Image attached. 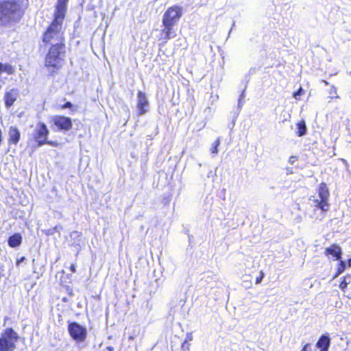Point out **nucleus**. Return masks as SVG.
<instances>
[{
  "label": "nucleus",
  "instance_id": "f257e3e1",
  "mask_svg": "<svg viewBox=\"0 0 351 351\" xmlns=\"http://www.w3.org/2000/svg\"><path fill=\"white\" fill-rule=\"evenodd\" d=\"M65 12L56 10L54 19L45 31L43 40V42L54 46L55 45H64V32L62 30V23L65 16Z\"/></svg>",
  "mask_w": 351,
  "mask_h": 351
},
{
  "label": "nucleus",
  "instance_id": "f03ea898",
  "mask_svg": "<svg viewBox=\"0 0 351 351\" xmlns=\"http://www.w3.org/2000/svg\"><path fill=\"white\" fill-rule=\"evenodd\" d=\"M23 15L20 5L14 0L3 1L0 5V21L6 25L19 21Z\"/></svg>",
  "mask_w": 351,
  "mask_h": 351
},
{
  "label": "nucleus",
  "instance_id": "7ed1b4c3",
  "mask_svg": "<svg viewBox=\"0 0 351 351\" xmlns=\"http://www.w3.org/2000/svg\"><path fill=\"white\" fill-rule=\"evenodd\" d=\"M64 58V45L51 46L45 58V66L50 72L54 73L62 66Z\"/></svg>",
  "mask_w": 351,
  "mask_h": 351
},
{
  "label": "nucleus",
  "instance_id": "20e7f679",
  "mask_svg": "<svg viewBox=\"0 0 351 351\" xmlns=\"http://www.w3.org/2000/svg\"><path fill=\"white\" fill-rule=\"evenodd\" d=\"M18 335L12 328H8L0 338V351H13Z\"/></svg>",
  "mask_w": 351,
  "mask_h": 351
},
{
  "label": "nucleus",
  "instance_id": "39448f33",
  "mask_svg": "<svg viewBox=\"0 0 351 351\" xmlns=\"http://www.w3.org/2000/svg\"><path fill=\"white\" fill-rule=\"evenodd\" d=\"M182 8L177 5L169 8L164 14L162 19L163 26H173L182 16Z\"/></svg>",
  "mask_w": 351,
  "mask_h": 351
},
{
  "label": "nucleus",
  "instance_id": "423d86ee",
  "mask_svg": "<svg viewBox=\"0 0 351 351\" xmlns=\"http://www.w3.org/2000/svg\"><path fill=\"white\" fill-rule=\"evenodd\" d=\"M49 133V130L44 123L40 122L36 125V129L33 133V137L38 143V147L46 143V140L47 139Z\"/></svg>",
  "mask_w": 351,
  "mask_h": 351
},
{
  "label": "nucleus",
  "instance_id": "0eeeda50",
  "mask_svg": "<svg viewBox=\"0 0 351 351\" xmlns=\"http://www.w3.org/2000/svg\"><path fill=\"white\" fill-rule=\"evenodd\" d=\"M68 330L70 335L75 341L82 342L86 336V330L77 323H71L69 325Z\"/></svg>",
  "mask_w": 351,
  "mask_h": 351
},
{
  "label": "nucleus",
  "instance_id": "6e6552de",
  "mask_svg": "<svg viewBox=\"0 0 351 351\" xmlns=\"http://www.w3.org/2000/svg\"><path fill=\"white\" fill-rule=\"evenodd\" d=\"M318 193L320 201L315 200V202L317 203L319 208H320L323 211H327L329 208V205L327 202L329 196V191L325 183L320 184L318 189Z\"/></svg>",
  "mask_w": 351,
  "mask_h": 351
},
{
  "label": "nucleus",
  "instance_id": "1a4fd4ad",
  "mask_svg": "<svg viewBox=\"0 0 351 351\" xmlns=\"http://www.w3.org/2000/svg\"><path fill=\"white\" fill-rule=\"evenodd\" d=\"M53 124L58 129L64 131H69L72 128L71 119L64 116H55L52 117Z\"/></svg>",
  "mask_w": 351,
  "mask_h": 351
},
{
  "label": "nucleus",
  "instance_id": "9d476101",
  "mask_svg": "<svg viewBox=\"0 0 351 351\" xmlns=\"http://www.w3.org/2000/svg\"><path fill=\"white\" fill-rule=\"evenodd\" d=\"M149 102L146 95L142 91L138 93L137 97V109L138 115H142L147 112Z\"/></svg>",
  "mask_w": 351,
  "mask_h": 351
},
{
  "label": "nucleus",
  "instance_id": "9b49d317",
  "mask_svg": "<svg viewBox=\"0 0 351 351\" xmlns=\"http://www.w3.org/2000/svg\"><path fill=\"white\" fill-rule=\"evenodd\" d=\"M19 96L18 91L14 89H12L7 92L5 95V103L7 108H10L13 105L14 101L16 100Z\"/></svg>",
  "mask_w": 351,
  "mask_h": 351
},
{
  "label": "nucleus",
  "instance_id": "f8f14e48",
  "mask_svg": "<svg viewBox=\"0 0 351 351\" xmlns=\"http://www.w3.org/2000/svg\"><path fill=\"white\" fill-rule=\"evenodd\" d=\"M9 139L10 143L17 144L20 140L21 134L16 127H10L8 132Z\"/></svg>",
  "mask_w": 351,
  "mask_h": 351
},
{
  "label": "nucleus",
  "instance_id": "ddd939ff",
  "mask_svg": "<svg viewBox=\"0 0 351 351\" xmlns=\"http://www.w3.org/2000/svg\"><path fill=\"white\" fill-rule=\"evenodd\" d=\"M330 346V338L328 336L322 335L316 343L320 351H328Z\"/></svg>",
  "mask_w": 351,
  "mask_h": 351
},
{
  "label": "nucleus",
  "instance_id": "4468645a",
  "mask_svg": "<svg viewBox=\"0 0 351 351\" xmlns=\"http://www.w3.org/2000/svg\"><path fill=\"white\" fill-rule=\"evenodd\" d=\"M326 254L327 255L330 254L338 260L341 258V249L337 245H332L331 247L326 249Z\"/></svg>",
  "mask_w": 351,
  "mask_h": 351
},
{
  "label": "nucleus",
  "instance_id": "2eb2a0df",
  "mask_svg": "<svg viewBox=\"0 0 351 351\" xmlns=\"http://www.w3.org/2000/svg\"><path fill=\"white\" fill-rule=\"evenodd\" d=\"M21 236L19 234H14L8 239V244L10 247H14L19 246L21 243Z\"/></svg>",
  "mask_w": 351,
  "mask_h": 351
},
{
  "label": "nucleus",
  "instance_id": "dca6fc26",
  "mask_svg": "<svg viewBox=\"0 0 351 351\" xmlns=\"http://www.w3.org/2000/svg\"><path fill=\"white\" fill-rule=\"evenodd\" d=\"M172 27L173 26L165 27L162 30L161 36L163 40H166L175 36L172 32Z\"/></svg>",
  "mask_w": 351,
  "mask_h": 351
},
{
  "label": "nucleus",
  "instance_id": "f3484780",
  "mask_svg": "<svg viewBox=\"0 0 351 351\" xmlns=\"http://www.w3.org/2000/svg\"><path fill=\"white\" fill-rule=\"evenodd\" d=\"M0 69H1V73L4 72L6 73L8 75H12L14 74L15 69L10 64H2L0 62Z\"/></svg>",
  "mask_w": 351,
  "mask_h": 351
},
{
  "label": "nucleus",
  "instance_id": "a211bd4d",
  "mask_svg": "<svg viewBox=\"0 0 351 351\" xmlns=\"http://www.w3.org/2000/svg\"><path fill=\"white\" fill-rule=\"evenodd\" d=\"M297 135L298 136H304L306 132V127L304 121H301L297 124Z\"/></svg>",
  "mask_w": 351,
  "mask_h": 351
},
{
  "label": "nucleus",
  "instance_id": "6ab92c4d",
  "mask_svg": "<svg viewBox=\"0 0 351 351\" xmlns=\"http://www.w3.org/2000/svg\"><path fill=\"white\" fill-rule=\"evenodd\" d=\"M68 1L69 0H58L56 10L66 12V3H67Z\"/></svg>",
  "mask_w": 351,
  "mask_h": 351
},
{
  "label": "nucleus",
  "instance_id": "aec40b11",
  "mask_svg": "<svg viewBox=\"0 0 351 351\" xmlns=\"http://www.w3.org/2000/svg\"><path fill=\"white\" fill-rule=\"evenodd\" d=\"M351 283V276H346L344 278L343 280L341 282L339 287L341 289L343 290L348 284Z\"/></svg>",
  "mask_w": 351,
  "mask_h": 351
},
{
  "label": "nucleus",
  "instance_id": "412c9836",
  "mask_svg": "<svg viewBox=\"0 0 351 351\" xmlns=\"http://www.w3.org/2000/svg\"><path fill=\"white\" fill-rule=\"evenodd\" d=\"M221 139L220 138H218L214 143L213 147L211 148V152L213 154H217L218 153V146L220 145Z\"/></svg>",
  "mask_w": 351,
  "mask_h": 351
},
{
  "label": "nucleus",
  "instance_id": "4be33fe9",
  "mask_svg": "<svg viewBox=\"0 0 351 351\" xmlns=\"http://www.w3.org/2000/svg\"><path fill=\"white\" fill-rule=\"evenodd\" d=\"M345 267H346V264L343 261H341L340 262V264L339 265V267H338V273H337V275L340 274L341 273H342L343 271V270L345 269Z\"/></svg>",
  "mask_w": 351,
  "mask_h": 351
},
{
  "label": "nucleus",
  "instance_id": "5701e85b",
  "mask_svg": "<svg viewBox=\"0 0 351 351\" xmlns=\"http://www.w3.org/2000/svg\"><path fill=\"white\" fill-rule=\"evenodd\" d=\"M189 344L187 343V342L186 341H184L182 343V349L183 351H190V348H189Z\"/></svg>",
  "mask_w": 351,
  "mask_h": 351
},
{
  "label": "nucleus",
  "instance_id": "b1692460",
  "mask_svg": "<svg viewBox=\"0 0 351 351\" xmlns=\"http://www.w3.org/2000/svg\"><path fill=\"white\" fill-rule=\"evenodd\" d=\"M302 92L303 89L300 87V89L293 94V97H295V99H299V96L302 95Z\"/></svg>",
  "mask_w": 351,
  "mask_h": 351
},
{
  "label": "nucleus",
  "instance_id": "393cba45",
  "mask_svg": "<svg viewBox=\"0 0 351 351\" xmlns=\"http://www.w3.org/2000/svg\"><path fill=\"white\" fill-rule=\"evenodd\" d=\"M192 340H193L192 333L191 332H188L186 334V339H185L184 341L187 342L189 341H192Z\"/></svg>",
  "mask_w": 351,
  "mask_h": 351
},
{
  "label": "nucleus",
  "instance_id": "a878e982",
  "mask_svg": "<svg viewBox=\"0 0 351 351\" xmlns=\"http://www.w3.org/2000/svg\"><path fill=\"white\" fill-rule=\"evenodd\" d=\"M73 106L72 104L69 101L66 102L64 105L62 106V108H70Z\"/></svg>",
  "mask_w": 351,
  "mask_h": 351
},
{
  "label": "nucleus",
  "instance_id": "bb28decb",
  "mask_svg": "<svg viewBox=\"0 0 351 351\" xmlns=\"http://www.w3.org/2000/svg\"><path fill=\"white\" fill-rule=\"evenodd\" d=\"M245 95H244V90L242 92L241 96H240V99L239 100V106H241L242 105L241 104V99L244 97Z\"/></svg>",
  "mask_w": 351,
  "mask_h": 351
},
{
  "label": "nucleus",
  "instance_id": "cd10ccee",
  "mask_svg": "<svg viewBox=\"0 0 351 351\" xmlns=\"http://www.w3.org/2000/svg\"><path fill=\"white\" fill-rule=\"evenodd\" d=\"M61 229H62V227L60 226H56L53 228V230L54 232H58Z\"/></svg>",
  "mask_w": 351,
  "mask_h": 351
},
{
  "label": "nucleus",
  "instance_id": "c85d7f7f",
  "mask_svg": "<svg viewBox=\"0 0 351 351\" xmlns=\"http://www.w3.org/2000/svg\"><path fill=\"white\" fill-rule=\"evenodd\" d=\"M45 144H48V145H52V146H56L58 145L57 143L52 142V141H47V140H46V143Z\"/></svg>",
  "mask_w": 351,
  "mask_h": 351
},
{
  "label": "nucleus",
  "instance_id": "c756f323",
  "mask_svg": "<svg viewBox=\"0 0 351 351\" xmlns=\"http://www.w3.org/2000/svg\"><path fill=\"white\" fill-rule=\"evenodd\" d=\"M70 269L72 272H75L76 271L75 265L74 264H72L70 267Z\"/></svg>",
  "mask_w": 351,
  "mask_h": 351
},
{
  "label": "nucleus",
  "instance_id": "7c9ffc66",
  "mask_svg": "<svg viewBox=\"0 0 351 351\" xmlns=\"http://www.w3.org/2000/svg\"><path fill=\"white\" fill-rule=\"evenodd\" d=\"M309 346H310V344H308H308H306V345L303 347V348H302V351H308V348L309 347Z\"/></svg>",
  "mask_w": 351,
  "mask_h": 351
},
{
  "label": "nucleus",
  "instance_id": "2f4dec72",
  "mask_svg": "<svg viewBox=\"0 0 351 351\" xmlns=\"http://www.w3.org/2000/svg\"><path fill=\"white\" fill-rule=\"evenodd\" d=\"M263 277V274L262 273V276L261 277L256 278V283H260L262 280Z\"/></svg>",
  "mask_w": 351,
  "mask_h": 351
},
{
  "label": "nucleus",
  "instance_id": "473e14b6",
  "mask_svg": "<svg viewBox=\"0 0 351 351\" xmlns=\"http://www.w3.org/2000/svg\"><path fill=\"white\" fill-rule=\"evenodd\" d=\"M296 159V157L295 156H291L290 158H289V162L293 164L294 162V160Z\"/></svg>",
  "mask_w": 351,
  "mask_h": 351
},
{
  "label": "nucleus",
  "instance_id": "72a5a7b5",
  "mask_svg": "<svg viewBox=\"0 0 351 351\" xmlns=\"http://www.w3.org/2000/svg\"><path fill=\"white\" fill-rule=\"evenodd\" d=\"M106 349L108 351H114V348L112 346H108Z\"/></svg>",
  "mask_w": 351,
  "mask_h": 351
},
{
  "label": "nucleus",
  "instance_id": "f704fd0d",
  "mask_svg": "<svg viewBox=\"0 0 351 351\" xmlns=\"http://www.w3.org/2000/svg\"><path fill=\"white\" fill-rule=\"evenodd\" d=\"M53 233H54V232H53V229H51V230H49L47 231V234L49 235V234H53Z\"/></svg>",
  "mask_w": 351,
  "mask_h": 351
},
{
  "label": "nucleus",
  "instance_id": "c9c22d12",
  "mask_svg": "<svg viewBox=\"0 0 351 351\" xmlns=\"http://www.w3.org/2000/svg\"><path fill=\"white\" fill-rule=\"evenodd\" d=\"M348 263L349 267H351V258H350V259L348 261Z\"/></svg>",
  "mask_w": 351,
  "mask_h": 351
}]
</instances>
